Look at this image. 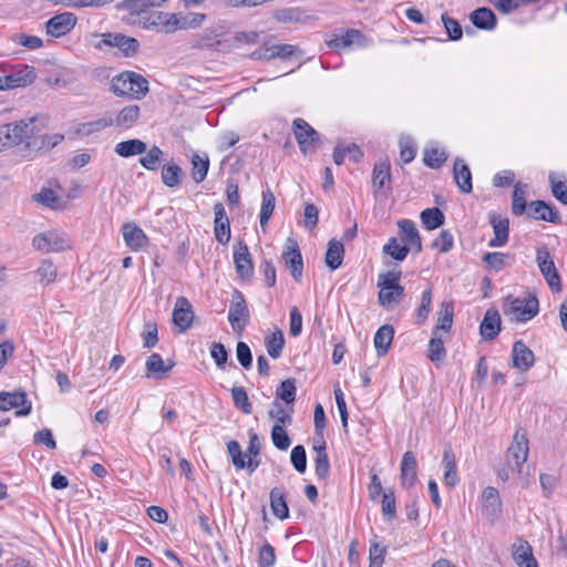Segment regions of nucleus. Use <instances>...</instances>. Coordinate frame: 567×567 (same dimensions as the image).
I'll use <instances>...</instances> for the list:
<instances>
[{
	"instance_id": "obj_3",
	"label": "nucleus",
	"mask_w": 567,
	"mask_h": 567,
	"mask_svg": "<svg viewBox=\"0 0 567 567\" xmlns=\"http://www.w3.org/2000/svg\"><path fill=\"white\" fill-rule=\"evenodd\" d=\"M249 316V309L244 295L239 290H234L228 311V320L238 336L241 334L248 323Z\"/></svg>"
},
{
	"instance_id": "obj_39",
	"label": "nucleus",
	"mask_w": 567,
	"mask_h": 567,
	"mask_svg": "<svg viewBox=\"0 0 567 567\" xmlns=\"http://www.w3.org/2000/svg\"><path fill=\"white\" fill-rule=\"evenodd\" d=\"M113 44H115L114 49H117L125 58L134 56L140 48V43L135 38L127 37L123 33H116V40Z\"/></svg>"
},
{
	"instance_id": "obj_53",
	"label": "nucleus",
	"mask_w": 567,
	"mask_h": 567,
	"mask_svg": "<svg viewBox=\"0 0 567 567\" xmlns=\"http://www.w3.org/2000/svg\"><path fill=\"white\" fill-rule=\"evenodd\" d=\"M140 116V107L137 105H130L120 111L116 117V124L122 127H130L137 121Z\"/></svg>"
},
{
	"instance_id": "obj_20",
	"label": "nucleus",
	"mask_w": 567,
	"mask_h": 567,
	"mask_svg": "<svg viewBox=\"0 0 567 567\" xmlns=\"http://www.w3.org/2000/svg\"><path fill=\"white\" fill-rule=\"evenodd\" d=\"M527 216L537 220H544L553 224L560 223L559 213L554 206L546 204L544 200H534L529 204Z\"/></svg>"
},
{
	"instance_id": "obj_46",
	"label": "nucleus",
	"mask_w": 567,
	"mask_h": 567,
	"mask_svg": "<svg viewBox=\"0 0 567 567\" xmlns=\"http://www.w3.org/2000/svg\"><path fill=\"white\" fill-rule=\"evenodd\" d=\"M410 251L408 245H401L398 238L392 237L383 246V252L391 256L396 261H403Z\"/></svg>"
},
{
	"instance_id": "obj_35",
	"label": "nucleus",
	"mask_w": 567,
	"mask_h": 567,
	"mask_svg": "<svg viewBox=\"0 0 567 567\" xmlns=\"http://www.w3.org/2000/svg\"><path fill=\"white\" fill-rule=\"evenodd\" d=\"M270 508L272 514L279 519L289 517V508L284 492L278 487L270 491Z\"/></svg>"
},
{
	"instance_id": "obj_36",
	"label": "nucleus",
	"mask_w": 567,
	"mask_h": 567,
	"mask_svg": "<svg viewBox=\"0 0 567 567\" xmlns=\"http://www.w3.org/2000/svg\"><path fill=\"white\" fill-rule=\"evenodd\" d=\"M444 482L447 486H455L458 482L456 472L455 455L451 449H446L443 453Z\"/></svg>"
},
{
	"instance_id": "obj_42",
	"label": "nucleus",
	"mask_w": 567,
	"mask_h": 567,
	"mask_svg": "<svg viewBox=\"0 0 567 567\" xmlns=\"http://www.w3.org/2000/svg\"><path fill=\"white\" fill-rule=\"evenodd\" d=\"M114 123L112 115L106 114L95 121L82 123L78 127V133L89 136L93 133L100 132Z\"/></svg>"
},
{
	"instance_id": "obj_13",
	"label": "nucleus",
	"mask_w": 567,
	"mask_h": 567,
	"mask_svg": "<svg viewBox=\"0 0 567 567\" xmlns=\"http://www.w3.org/2000/svg\"><path fill=\"white\" fill-rule=\"evenodd\" d=\"M20 406H22V409L16 412L18 416H25L30 414L31 403L28 402L27 394L24 392H0L1 411H9L13 408Z\"/></svg>"
},
{
	"instance_id": "obj_25",
	"label": "nucleus",
	"mask_w": 567,
	"mask_h": 567,
	"mask_svg": "<svg viewBox=\"0 0 567 567\" xmlns=\"http://www.w3.org/2000/svg\"><path fill=\"white\" fill-rule=\"evenodd\" d=\"M173 367L174 362H169L168 365H166L158 353L151 354L145 363L147 378H153L156 380L164 379L167 375V373L173 369Z\"/></svg>"
},
{
	"instance_id": "obj_44",
	"label": "nucleus",
	"mask_w": 567,
	"mask_h": 567,
	"mask_svg": "<svg viewBox=\"0 0 567 567\" xmlns=\"http://www.w3.org/2000/svg\"><path fill=\"white\" fill-rule=\"evenodd\" d=\"M35 275L39 278V282L42 286H48L56 279L58 269L52 262V260L44 259L38 267Z\"/></svg>"
},
{
	"instance_id": "obj_1",
	"label": "nucleus",
	"mask_w": 567,
	"mask_h": 567,
	"mask_svg": "<svg viewBox=\"0 0 567 567\" xmlns=\"http://www.w3.org/2000/svg\"><path fill=\"white\" fill-rule=\"evenodd\" d=\"M35 117L0 125V152L24 143L23 154H29L28 142L33 137Z\"/></svg>"
},
{
	"instance_id": "obj_29",
	"label": "nucleus",
	"mask_w": 567,
	"mask_h": 567,
	"mask_svg": "<svg viewBox=\"0 0 567 567\" xmlns=\"http://www.w3.org/2000/svg\"><path fill=\"white\" fill-rule=\"evenodd\" d=\"M192 171L190 176L196 184L202 183L209 169V157L207 154L194 153L190 157Z\"/></svg>"
},
{
	"instance_id": "obj_60",
	"label": "nucleus",
	"mask_w": 567,
	"mask_h": 567,
	"mask_svg": "<svg viewBox=\"0 0 567 567\" xmlns=\"http://www.w3.org/2000/svg\"><path fill=\"white\" fill-rule=\"evenodd\" d=\"M447 159V154L444 151L437 148H431L424 153V164L430 168H440L443 163Z\"/></svg>"
},
{
	"instance_id": "obj_51",
	"label": "nucleus",
	"mask_w": 567,
	"mask_h": 567,
	"mask_svg": "<svg viewBox=\"0 0 567 567\" xmlns=\"http://www.w3.org/2000/svg\"><path fill=\"white\" fill-rule=\"evenodd\" d=\"M446 355V349L444 348L443 340L437 337V334H433V338L429 342L427 358L433 363H437L442 361Z\"/></svg>"
},
{
	"instance_id": "obj_41",
	"label": "nucleus",
	"mask_w": 567,
	"mask_h": 567,
	"mask_svg": "<svg viewBox=\"0 0 567 567\" xmlns=\"http://www.w3.org/2000/svg\"><path fill=\"white\" fill-rule=\"evenodd\" d=\"M130 76H133V71H125L114 76L111 82V91L118 96H132L133 86L130 84Z\"/></svg>"
},
{
	"instance_id": "obj_27",
	"label": "nucleus",
	"mask_w": 567,
	"mask_h": 567,
	"mask_svg": "<svg viewBox=\"0 0 567 567\" xmlns=\"http://www.w3.org/2000/svg\"><path fill=\"white\" fill-rule=\"evenodd\" d=\"M344 257L343 244L337 239H331L328 243V249L326 251L324 262L330 270L338 269Z\"/></svg>"
},
{
	"instance_id": "obj_40",
	"label": "nucleus",
	"mask_w": 567,
	"mask_h": 567,
	"mask_svg": "<svg viewBox=\"0 0 567 567\" xmlns=\"http://www.w3.org/2000/svg\"><path fill=\"white\" fill-rule=\"evenodd\" d=\"M276 205V197L274 193L267 188L262 192V203L259 215L260 227L265 230L266 225L268 224Z\"/></svg>"
},
{
	"instance_id": "obj_56",
	"label": "nucleus",
	"mask_w": 567,
	"mask_h": 567,
	"mask_svg": "<svg viewBox=\"0 0 567 567\" xmlns=\"http://www.w3.org/2000/svg\"><path fill=\"white\" fill-rule=\"evenodd\" d=\"M271 441L274 445L280 451H286L291 444V440L287 431L280 424H275L272 426Z\"/></svg>"
},
{
	"instance_id": "obj_21",
	"label": "nucleus",
	"mask_w": 567,
	"mask_h": 567,
	"mask_svg": "<svg viewBox=\"0 0 567 567\" xmlns=\"http://www.w3.org/2000/svg\"><path fill=\"white\" fill-rule=\"evenodd\" d=\"M489 223L494 230V238L488 241V246L496 248L503 247L508 241L509 236V220L508 218H502L496 214L489 215Z\"/></svg>"
},
{
	"instance_id": "obj_12",
	"label": "nucleus",
	"mask_w": 567,
	"mask_h": 567,
	"mask_svg": "<svg viewBox=\"0 0 567 567\" xmlns=\"http://www.w3.org/2000/svg\"><path fill=\"white\" fill-rule=\"evenodd\" d=\"M482 509L483 514L489 523H494L501 512L502 502L498 491L493 486H487L482 493Z\"/></svg>"
},
{
	"instance_id": "obj_24",
	"label": "nucleus",
	"mask_w": 567,
	"mask_h": 567,
	"mask_svg": "<svg viewBox=\"0 0 567 567\" xmlns=\"http://www.w3.org/2000/svg\"><path fill=\"white\" fill-rule=\"evenodd\" d=\"M453 175L456 185L460 190L465 194L472 192V174L470 167L464 163L462 158H456L453 167Z\"/></svg>"
},
{
	"instance_id": "obj_55",
	"label": "nucleus",
	"mask_w": 567,
	"mask_h": 567,
	"mask_svg": "<svg viewBox=\"0 0 567 567\" xmlns=\"http://www.w3.org/2000/svg\"><path fill=\"white\" fill-rule=\"evenodd\" d=\"M514 559L519 567H538L529 546H519L514 551Z\"/></svg>"
},
{
	"instance_id": "obj_37",
	"label": "nucleus",
	"mask_w": 567,
	"mask_h": 567,
	"mask_svg": "<svg viewBox=\"0 0 567 567\" xmlns=\"http://www.w3.org/2000/svg\"><path fill=\"white\" fill-rule=\"evenodd\" d=\"M454 308L452 302L443 301L440 305L439 318L433 334H437L439 330L449 332L453 324Z\"/></svg>"
},
{
	"instance_id": "obj_5",
	"label": "nucleus",
	"mask_w": 567,
	"mask_h": 567,
	"mask_svg": "<svg viewBox=\"0 0 567 567\" xmlns=\"http://www.w3.org/2000/svg\"><path fill=\"white\" fill-rule=\"evenodd\" d=\"M536 261L538 268L547 281L548 286L554 292L561 291L560 277L555 267V262L550 256L547 247H540L537 249Z\"/></svg>"
},
{
	"instance_id": "obj_16",
	"label": "nucleus",
	"mask_w": 567,
	"mask_h": 567,
	"mask_svg": "<svg viewBox=\"0 0 567 567\" xmlns=\"http://www.w3.org/2000/svg\"><path fill=\"white\" fill-rule=\"evenodd\" d=\"M193 319L194 312L190 302L185 297H178L173 310V322L181 332H184L190 328Z\"/></svg>"
},
{
	"instance_id": "obj_45",
	"label": "nucleus",
	"mask_w": 567,
	"mask_h": 567,
	"mask_svg": "<svg viewBox=\"0 0 567 567\" xmlns=\"http://www.w3.org/2000/svg\"><path fill=\"white\" fill-rule=\"evenodd\" d=\"M265 346L268 354L272 359H277L281 355L284 346H285V337L281 330H276L265 340Z\"/></svg>"
},
{
	"instance_id": "obj_23",
	"label": "nucleus",
	"mask_w": 567,
	"mask_h": 567,
	"mask_svg": "<svg viewBox=\"0 0 567 567\" xmlns=\"http://www.w3.org/2000/svg\"><path fill=\"white\" fill-rule=\"evenodd\" d=\"M470 19L473 25L481 30L491 31L495 29L497 24V18L495 13L486 7H481L474 10L471 13Z\"/></svg>"
},
{
	"instance_id": "obj_9",
	"label": "nucleus",
	"mask_w": 567,
	"mask_h": 567,
	"mask_svg": "<svg viewBox=\"0 0 567 567\" xmlns=\"http://www.w3.org/2000/svg\"><path fill=\"white\" fill-rule=\"evenodd\" d=\"M78 18L72 12H62L49 19L45 23L47 33L60 38L69 33L76 24Z\"/></svg>"
},
{
	"instance_id": "obj_48",
	"label": "nucleus",
	"mask_w": 567,
	"mask_h": 567,
	"mask_svg": "<svg viewBox=\"0 0 567 567\" xmlns=\"http://www.w3.org/2000/svg\"><path fill=\"white\" fill-rule=\"evenodd\" d=\"M404 295V287L396 286L389 290H380L378 295L379 302L382 307L391 308L392 303H398Z\"/></svg>"
},
{
	"instance_id": "obj_31",
	"label": "nucleus",
	"mask_w": 567,
	"mask_h": 567,
	"mask_svg": "<svg viewBox=\"0 0 567 567\" xmlns=\"http://www.w3.org/2000/svg\"><path fill=\"white\" fill-rule=\"evenodd\" d=\"M391 165L388 158L375 163L372 173V186L374 189H381L391 182Z\"/></svg>"
},
{
	"instance_id": "obj_17",
	"label": "nucleus",
	"mask_w": 567,
	"mask_h": 567,
	"mask_svg": "<svg viewBox=\"0 0 567 567\" xmlns=\"http://www.w3.org/2000/svg\"><path fill=\"white\" fill-rule=\"evenodd\" d=\"M501 324L502 320L498 310L494 308L487 309L480 324L482 339L485 341L494 340L501 332Z\"/></svg>"
},
{
	"instance_id": "obj_49",
	"label": "nucleus",
	"mask_w": 567,
	"mask_h": 567,
	"mask_svg": "<svg viewBox=\"0 0 567 567\" xmlns=\"http://www.w3.org/2000/svg\"><path fill=\"white\" fill-rule=\"evenodd\" d=\"M117 8L130 12L132 16L147 13L153 8L148 0H123Z\"/></svg>"
},
{
	"instance_id": "obj_50",
	"label": "nucleus",
	"mask_w": 567,
	"mask_h": 567,
	"mask_svg": "<svg viewBox=\"0 0 567 567\" xmlns=\"http://www.w3.org/2000/svg\"><path fill=\"white\" fill-rule=\"evenodd\" d=\"M398 227L400 230L401 239L405 243L404 245H410L412 241H417L421 237L414 223L410 219H401L398 221Z\"/></svg>"
},
{
	"instance_id": "obj_22",
	"label": "nucleus",
	"mask_w": 567,
	"mask_h": 567,
	"mask_svg": "<svg viewBox=\"0 0 567 567\" xmlns=\"http://www.w3.org/2000/svg\"><path fill=\"white\" fill-rule=\"evenodd\" d=\"M125 244L137 251L147 244V236L135 223H126L122 227Z\"/></svg>"
},
{
	"instance_id": "obj_57",
	"label": "nucleus",
	"mask_w": 567,
	"mask_h": 567,
	"mask_svg": "<svg viewBox=\"0 0 567 567\" xmlns=\"http://www.w3.org/2000/svg\"><path fill=\"white\" fill-rule=\"evenodd\" d=\"M32 199L45 207L54 209L60 198L51 188L42 187L39 193L32 195Z\"/></svg>"
},
{
	"instance_id": "obj_62",
	"label": "nucleus",
	"mask_w": 567,
	"mask_h": 567,
	"mask_svg": "<svg viewBox=\"0 0 567 567\" xmlns=\"http://www.w3.org/2000/svg\"><path fill=\"white\" fill-rule=\"evenodd\" d=\"M130 84L133 86L132 96L135 99L140 100L148 92L147 80L138 73L133 72V76H130Z\"/></svg>"
},
{
	"instance_id": "obj_54",
	"label": "nucleus",
	"mask_w": 567,
	"mask_h": 567,
	"mask_svg": "<svg viewBox=\"0 0 567 567\" xmlns=\"http://www.w3.org/2000/svg\"><path fill=\"white\" fill-rule=\"evenodd\" d=\"M400 158L404 164L412 162L416 154V147L412 137L402 135L399 141Z\"/></svg>"
},
{
	"instance_id": "obj_15",
	"label": "nucleus",
	"mask_w": 567,
	"mask_h": 567,
	"mask_svg": "<svg viewBox=\"0 0 567 567\" xmlns=\"http://www.w3.org/2000/svg\"><path fill=\"white\" fill-rule=\"evenodd\" d=\"M214 233L216 240L221 245H227L230 240V223L221 203L214 205Z\"/></svg>"
},
{
	"instance_id": "obj_63",
	"label": "nucleus",
	"mask_w": 567,
	"mask_h": 567,
	"mask_svg": "<svg viewBox=\"0 0 567 567\" xmlns=\"http://www.w3.org/2000/svg\"><path fill=\"white\" fill-rule=\"evenodd\" d=\"M526 192L517 184L513 192L512 212L516 216H520L526 210Z\"/></svg>"
},
{
	"instance_id": "obj_14",
	"label": "nucleus",
	"mask_w": 567,
	"mask_h": 567,
	"mask_svg": "<svg viewBox=\"0 0 567 567\" xmlns=\"http://www.w3.org/2000/svg\"><path fill=\"white\" fill-rule=\"evenodd\" d=\"M234 262L236 271L243 280L249 279L254 274V266L248 246L243 241H239L234 247Z\"/></svg>"
},
{
	"instance_id": "obj_26",
	"label": "nucleus",
	"mask_w": 567,
	"mask_h": 567,
	"mask_svg": "<svg viewBox=\"0 0 567 567\" xmlns=\"http://www.w3.org/2000/svg\"><path fill=\"white\" fill-rule=\"evenodd\" d=\"M401 481L403 487H410L414 485L416 481V460L411 451L403 454L401 462Z\"/></svg>"
},
{
	"instance_id": "obj_47",
	"label": "nucleus",
	"mask_w": 567,
	"mask_h": 567,
	"mask_svg": "<svg viewBox=\"0 0 567 567\" xmlns=\"http://www.w3.org/2000/svg\"><path fill=\"white\" fill-rule=\"evenodd\" d=\"M296 392L295 379H287L277 388L276 400H282L287 405L292 404L296 400Z\"/></svg>"
},
{
	"instance_id": "obj_59",
	"label": "nucleus",
	"mask_w": 567,
	"mask_h": 567,
	"mask_svg": "<svg viewBox=\"0 0 567 567\" xmlns=\"http://www.w3.org/2000/svg\"><path fill=\"white\" fill-rule=\"evenodd\" d=\"M401 270L393 269L385 274H381L378 279V287H380V290H389L390 288H395L396 286H401L399 284L401 279Z\"/></svg>"
},
{
	"instance_id": "obj_7",
	"label": "nucleus",
	"mask_w": 567,
	"mask_h": 567,
	"mask_svg": "<svg viewBox=\"0 0 567 567\" xmlns=\"http://www.w3.org/2000/svg\"><path fill=\"white\" fill-rule=\"evenodd\" d=\"M539 311L538 299L535 296L527 298H514L505 313H509L517 322H526L533 319Z\"/></svg>"
},
{
	"instance_id": "obj_33",
	"label": "nucleus",
	"mask_w": 567,
	"mask_h": 567,
	"mask_svg": "<svg viewBox=\"0 0 567 567\" xmlns=\"http://www.w3.org/2000/svg\"><path fill=\"white\" fill-rule=\"evenodd\" d=\"M146 150H147L146 143L138 138L123 141V142L117 143L115 146V153L122 157L141 155V154H144L146 152Z\"/></svg>"
},
{
	"instance_id": "obj_52",
	"label": "nucleus",
	"mask_w": 567,
	"mask_h": 567,
	"mask_svg": "<svg viewBox=\"0 0 567 567\" xmlns=\"http://www.w3.org/2000/svg\"><path fill=\"white\" fill-rule=\"evenodd\" d=\"M231 398L235 406L239 409L243 413H251V403L244 386H234L231 389Z\"/></svg>"
},
{
	"instance_id": "obj_64",
	"label": "nucleus",
	"mask_w": 567,
	"mask_h": 567,
	"mask_svg": "<svg viewBox=\"0 0 567 567\" xmlns=\"http://www.w3.org/2000/svg\"><path fill=\"white\" fill-rule=\"evenodd\" d=\"M163 151L154 145L145 156L140 158V163L148 171H156L157 163L162 159Z\"/></svg>"
},
{
	"instance_id": "obj_18",
	"label": "nucleus",
	"mask_w": 567,
	"mask_h": 567,
	"mask_svg": "<svg viewBox=\"0 0 567 567\" xmlns=\"http://www.w3.org/2000/svg\"><path fill=\"white\" fill-rule=\"evenodd\" d=\"M512 362L515 369L526 372L534 365V352L522 340H518L513 344Z\"/></svg>"
},
{
	"instance_id": "obj_19",
	"label": "nucleus",
	"mask_w": 567,
	"mask_h": 567,
	"mask_svg": "<svg viewBox=\"0 0 567 567\" xmlns=\"http://www.w3.org/2000/svg\"><path fill=\"white\" fill-rule=\"evenodd\" d=\"M35 127L33 128V137L28 142L29 154H23L24 157H32L38 151L51 150L64 140L63 134H44L38 135Z\"/></svg>"
},
{
	"instance_id": "obj_10",
	"label": "nucleus",
	"mask_w": 567,
	"mask_h": 567,
	"mask_svg": "<svg viewBox=\"0 0 567 567\" xmlns=\"http://www.w3.org/2000/svg\"><path fill=\"white\" fill-rule=\"evenodd\" d=\"M37 79L35 70L33 66L23 65L1 80L0 89L10 90L16 87H23L30 85Z\"/></svg>"
},
{
	"instance_id": "obj_32",
	"label": "nucleus",
	"mask_w": 567,
	"mask_h": 567,
	"mask_svg": "<svg viewBox=\"0 0 567 567\" xmlns=\"http://www.w3.org/2000/svg\"><path fill=\"white\" fill-rule=\"evenodd\" d=\"M274 18L280 23H306L309 16L300 8H282L274 12Z\"/></svg>"
},
{
	"instance_id": "obj_34",
	"label": "nucleus",
	"mask_w": 567,
	"mask_h": 567,
	"mask_svg": "<svg viewBox=\"0 0 567 567\" xmlns=\"http://www.w3.org/2000/svg\"><path fill=\"white\" fill-rule=\"evenodd\" d=\"M482 260L485 264L486 269L501 271L511 265V261L514 260V257L509 254L495 251L484 254Z\"/></svg>"
},
{
	"instance_id": "obj_58",
	"label": "nucleus",
	"mask_w": 567,
	"mask_h": 567,
	"mask_svg": "<svg viewBox=\"0 0 567 567\" xmlns=\"http://www.w3.org/2000/svg\"><path fill=\"white\" fill-rule=\"evenodd\" d=\"M290 462L298 473H305L307 470V453L303 445H296L290 453Z\"/></svg>"
},
{
	"instance_id": "obj_28",
	"label": "nucleus",
	"mask_w": 567,
	"mask_h": 567,
	"mask_svg": "<svg viewBox=\"0 0 567 567\" xmlns=\"http://www.w3.org/2000/svg\"><path fill=\"white\" fill-rule=\"evenodd\" d=\"M363 34L355 29H349L343 34H336L333 39L328 41V45L334 49H344L354 43L362 45Z\"/></svg>"
},
{
	"instance_id": "obj_8",
	"label": "nucleus",
	"mask_w": 567,
	"mask_h": 567,
	"mask_svg": "<svg viewBox=\"0 0 567 567\" xmlns=\"http://www.w3.org/2000/svg\"><path fill=\"white\" fill-rule=\"evenodd\" d=\"M164 14H165V20H164L163 32H165V33H172L177 30L195 28V27L199 25L205 19V14H199V13L182 14V13L164 12Z\"/></svg>"
},
{
	"instance_id": "obj_2",
	"label": "nucleus",
	"mask_w": 567,
	"mask_h": 567,
	"mask_svg": "<svg viewBox=\"0 0 567 567\" xmlns=\"http://www.w3.org/2000/svg\"><path fill=\"white\" fill-rule=\"evenodd\" d=\"M32 246L42 252H59L71 247L66 235L59 230L38 234L32 240Z\"/></svg>"
},
{
	"instance_id": "obj_30",
	"label": "nucleus",
	"mask_w": 567,
	"mask_h": 567,
	"mask_svg": "<svg viewBox=\"0 0 567 567\" xmlns=\"http://www.w3.org/2000/svg\"><path fill=\"white\" fill-rule=\"evenodd\" d=\"M393 337L394 329L390 324H384L377 330L373 342L379 357H382L388 352Z\"/></svg>"
},
{
	"instance_id": "obj_6",
	"label": "nucleus",
	"mask_w": 567,
	"mask_h": 567,
	"mask_svg": "<svg viewBox=\"0 0 567 567\" xmlns=\"http://www.w3.org/2000/svg\"><path fill=\"white\" fill-rule=\"evenodd\" d=\"M528 440L525 433L516 431L513 442L507 450V463L513 471L522 472L523 464L528 457Z\"/></svg>"
},
{
	"instance_id": "obj_4",
	"label": "nucleus",
	"mask_w": 567,
	"mask_h": 567,
	"mask_svg": "<svg viewBox=\"0 0 567 567\" xmlns=\"http://www.w3.org/2000/svg\"><path fill=\"white\" fill-rule=\"evenodd\" d=\"M293 134L303 154L315 152L320 143L319 133L303 118L293 121Z\"/></svg>"
},
{
	"instance_id": "obj_43",
	"label": "nucleus",
	"mask_w": 567,
	"mask_h": 567,
	"mask_svg": "<svg viewBox=\"0 0 567 567\" xmlns=\"http://www.w3.org/2000/svg\"><path fill=\"white\" fill-rule=\"evenodd\" d=\"M421 220L426 229L433 230L444 225L445 216L441 209L433 207L424 209L421 215Z\"/></svg>"
},
{
	"instance_id": "obj_61",
	"label": "nucleus",
	"mask_w": 567,
	"mask_h": 567,
	"mask_svg": "<svg viewBox=\"0 0 567 567\" xmlns=\"http://www.w3.org/2000/svg\"><path fill=\"white\" fill-rule=\"evenodd\" d=\"M315 472L319 481H326L330 472V463L327 452H320L315 457Z\"/></svg>"
},
{
	"instance_id": "obj_11",
	"label": "nucleus",
	"mask_w": 567,
	"mask_h": 567,
	"mask_svg": "<svg viewBox=\"0 0 567 567\" xmlns=\"http://www.w3.org/2000/svg\"><path fill=\"white\" fill-rule=\"evenodd\" d=\"M286 266L296 281H300L303 271L302 256L296 240L289 238L287 249L282 254Z\"/></svg>"
},
{
	"instance_id": "obj_38",
	"label": "nucleus",
	"mask_w": 567,
	"mask_h": 567,
	"mask_svg": "<svg viewBox=\"0 0 567 567\" xmlns=\"http://www.w3.org/2000/svg\"><path fill=\"white\" fill-rule=\"evenodd\" d=\"M183 174V169L177 164H165L162 167V182L169 188H176L182 184Z\"/></svg>"
}]
</instances>
